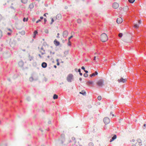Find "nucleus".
<instances>
[{
	"mask_svg": "<svg viewBox=\"0 0 146 146\" xmlns=\"http://www.w3.org/2000/svg\"><path fill=\"white\" fill-rule=\"evenodd\" d=\"M34 7V5L33 4H31L29 5V8L31 9H32Z\"/></svg>",
	"mask_w": 146,
	"mask_h": 146,
	"instance_id": "nucleus-16",
	"label": "nucleus"
},
{
	"mask_svg": "<svg viewBox=\"0 0 146 146\" xmlns=\"http://www.w3.org/2000/svg\"><path fill=\"white\" fill-rule=\"evenodd\" d=\"M117 138V136L116 135H115L111 139H110V142H111L113 141L114 139H115Z\"/></svg>",
	"mask_w": 146,
	"mask_h": 146,
	"instance_id": "nucleus-12",
	"label": "nucleus"
},
{
	"mask_svg": "<svg viewBox=\"0 0 146 146\" xmlns=\"http://www.w3.org/2000/svg\"><path fill=\"white\" fill-rule=\"evenodd\" d=\"M40 19H43V17H40Z\"/></svg>",
	"mask_w": 146,
	"mask_h": 146,
	"instance_id": "nucleus-44",
	"label": "nucleus"
},
{
	"mask_svg": "<svg viewBox=\"0 0 146 146\" xmlns=\"http://www.w3.org/2000/svg\"><path fill=\"white\" fill-rule=\"evenodd\" d=\"M132 146H138V145H136L135 144H133Z\"/></svg>",
	"mask_w": 146,
	"mask_h": 146,
	"instance_id": "nucleus-45",
	"label": "nucleus"
},
{
	"mask_svg": "<svg viewBox=\"0 0 146 146\" xmlns=\"http://www.w3.org/2000/svg\"><path fill=\"white\" fill-rule=\"evenodd\" d=\"M8 30L9 31H12V30H11V29H8Z\"/></svg>",
	"mask_w": 146,
	"mask_h": 146,
	"instance_id": "nucleus-40",
	"label": "nucleus"
},
{
	"mask_svg": "<svg viewBox=\"0 0 146 146\" xmlns=\"http://www.w3.org/2000/svg\"><path fill=\"white\" fill-rule=\"evenodd\" d=\"M84 71L86 73H87L88 72V71L87 70H84Z\"/></svg>",
	"mask_w": 146,
	"mask_h": 146,
	"instance_id": "nucleus-35",
	"label": "nucleus"
},
{
	"mask_svg": "<svg viewBox=\"0 0 146 146\" xmlns=\"http://www.w3.org/2000/svg\"><path fill=\"white\" fill-rule=\"evenodd\" d=\"M93 82L92 81H88V83L89 84H93Z\"/></svg>",
	"mask_w": 146,
	"mask_h": 146,
	"instance_id": "nucleus-29",
	"label": "nucleus"
},
{
	"mask_svg": "<svg viewBox=\"0 0 146 146\" xmlns=\"http://www.w3.org/2000/svg\"><path fill=\"white\" fill-rule=\"evenodd\" d=\"M73 75L72 74H68L67 77V80L69 82H71L73 79Z\"/></svg>",
	"mask_w": 146,
	"mask_h": 146,
	"instance_id": "nucleus-2",
	"label": "nucleus"
},
{
	"mask_svg": "<svg viewBox=\"0 0 146 146\" xmlns=\"http://www.w3.org/2000/svg\"><path fill=\"white\" fill-rule=\"evenodd\" d=\"M81 68L84 70H85V68L83 66Z\"/></svg>",
	"mask_w": 146,
	"mask_h": 146,
	"instance_id": "nucleus-34",
	"label": "nucleus"
},
{
	"mask_svg": "<svg viewBox=\"0 0 146 146\" xmlns=\"http://www.w3.org/2000/svg\"><path fill=\"white\" fill-rule=\"evenodd\" d=\"M41 21V20L40 19H38L36 21V23H38V22H40Z\"/></svg>",
	"mask_w": 146,
	"mask_h": 146,
	"instance_id": "nucleus-31",
	"label": "nucleus"
},
{
	"mask_svg": "<svg viewBox=\"0 0 146 146\" xmlns=\"http://www.w3.org/2000/svg\"><path fill=\"white\" fill-rule=\"evenodd\" d=\"M141 21L140 20H139V21H138V23L139 24H141Z\"/></svg>",
	"mask_w": 146,
	"mask_h": 146,
	"instance_id": "nucleus-36",
	"label": "nucleus"
},
{
	"mask_svg": "<svg viewBox=\"0 0 146 146\" xmlns=\"http://www.w3.org/2000/svg\"><path fill=\"white\" fill-rule=\"evenodd\" d=\"M112 6L114 8L116 9L119 7V4L117 3H114L113 4Z\"/></svg>",
	"mask_w": 146,
	"mask_h": 146,
	"instance_id": "nucleus-7",
	"label": "nucleus"
},
{
	"mask_svg": "<svg viewBox=\"0 0 146 146\" xmlns=\"http://www.w3.org/2000/svg\"><path fill=\"white\" fill-rule=\"evenodd\" d=\"M11 33H7V35H11Z\"/></svg>",
	"mask_w": 146,
	"mask_h": 146,
	"instance_id": "nucleus-37",
	"label": "nucleus"
},
{
	"mask_svg": "<svg viewBox=\"0 0 146 146\" xmlns=\"http://www.w3.org/2000/svg\"><path fill=\"white\" fill-rule=\"evenodd\" d=\"M123 36V34L122 33H120L118 35V36L120 37H121Z\"/></svg>",
	"mask_w": 146,
	"mask_h": 146,
	"instance_id": "nucleus-26",
	"label": "nucleus"
},
{
	"mask_svg": "<svg viewBox=\"0 0 146 146\" xmlns=\"http://www.w3.org/2000/svg\"><path fill=\"white\" fill-rule=\"evenodd\" d=\"M80 94H82L83 95H85L86 94V92L84 91H82V92H80Z\"/></svg>",
	"mask_w": 146,
	"mask_h": 146,
	"instance_id": "nucleus-20",
	"label": "nucleus"
},
{
	"mask_svg": "<svg viewBox=\"0 0 146 146\" xmlns=\"http://www.w3.org/2000/svg\"><path fill=\"white\" fill-rule=\"evenodd\" d=\"M50 54H54L55 52H52L51 51L50 52Z\"/></svg>",
	"mask_w": 146,
	"mask_h": 146,
	"instance_id": "nucleus-33",
	"label": "nucleus"
},
{
	"mask_svg": "<svg viewBox=\"0 0 146 146\" xmlns=\"http://www.w3.org/2000/svg\"><path fill=\"white\" fill-rule=\"evenodd\" d=\"M38 33V32L36 31H35L33 33L34 36L33 37L34 38H35L36 35Z\"/></svg>",
	"mask_w": 146,
	"mask_h": 146,
	"instance_id": "nucleus-15",
	"label": "nucleus"
},
{
	"mask_svg": "<svg viewBox=\"0 0 146 146\" xmlns=\"http://www.w3.org/2000/svg\"><path fill=\"white\" fill-rule=\"evenodd\" d=\"M112 116H114V114H113L112 115Z\"/></svg>",
	"mask_w": 146,
	"mask_h": 146,
	"instance_id": "nucleus-56",
	"label": "nucleus"
},
{
	"mask_svg": "<svg viewBox=\"0 0 146 146\" xmlns=\"http://www.w3.org/2000/svg\"><path fill=\"white\" fill-rule=\"evenodd\" d=\"M96 59V56H94V60H95Z\"/></svg>",
	"mask_w": 146,
	"mask_h": 146,
	"instance_id": "nucleus-43",
	"label": "nucleus"
},
{
	"mask_svg": "<svg viewBox=\"0 0 146 146\" xmlns=\"http://www.w3.org/2000/svg\"><path fill=\"white\" fill-rule=\"evenodd\" d=\"M54 20L53 19H52V23H51V24L52 23L54 22Z\"/></svg>",
	"mask_w": 146,
	"mask_h": 146,
	"instance_id": "nucleus-39",
	"label": "nucleus"
},
{
	"mask_svg": "<svg viewBox=\"0 0 146 146\" xmlns=\"http://www.w3.org/2000/svg\"><path fill=\"white\" fill-rule=\"evenodd\" d=\"M44 21H46V19H44Z\"/></svg>",
	"mask_w": 146,
	"mask_h": 146,
	"instance_id": "nucleus-55",
	"label": "nucleus"
},
{
	"mask_svg": "<svg viewBox=\"0 0 146 146\" xmlns=\"http://www.w3.org/2000/svg\"><path fill=\"white\" fill-rule=\"evenodd\" d=\"M57 64L58 65H59V63L58 62L57 63Z\"/></svg>",
	"mask_w": 146,
	"mask_h": 146,
	"instance_id": "nucleus-47",
	"label": "nucleus"
},
{
	"mask_svg": "<svg viewBox=\"0 0 146 146\" xmlns=\"http://www.w3.org/2000/svg\"><path fill=\"white\" fill-rule=\"evenodd\" d=\"M98 99L99 100H101L102 98L100 96H99L97 97Z\"/></svg>",
	"mask_w": 146,
	"mask_h": 146,
	"instance_id": "nucleus-24",
	"label": "nucleus"
},
{
	"mask_svg": "<svg viewBox=\"0 0 146 146\" xmlns=\"http://www.w3.org/2000/svg\"><path fill=\"white\" fill-rule=\"evenodd\" d=\"M38 56L40 58H42V56H41V55L40 54H39Z\"/></svg>",
	"mask_w": 146,
	"mask_h": 146,
	"instance_id": "nucleus-41",
	"label": "nucleus"
},
{
	"mask_svg": "<svg viewBox=\"0 0 146 146\" xmlns=\"http://www.w3.org/2000/svg\"><path fill=\"white\" fill-rule=\"evenodd\" d=\"M128 1L129 3H133L135 1V0H128Z\"/></svg>",
	"mask_w": 146,
	"mask_h": 146,
	"instance_id": "nucleus-23",
	"label": "nucleus"
},
{
	"mask_svg": "<svg viewBox=\"0 0 146 146\" xmlns=\"http://www.w3.org/2000/svg\"><path fill=\"white\" fill-rule=\"evenodd\" d=\"M104 122L105 124H108L110 122V120L109 119L108 117H105L104 118Z\"/></svg>",
	"mask_w": 146,
	"mask_h": 146,
	"instance_id": "nucleus-5",
	"label": "nucleus"
},
{
	"mask_svg": "<svg viewBox=\"0 0 146 146\" xmlns=\"http://www.w3.org/2000/svg\"><path fill=\"white\" fill-rule=\"evenodd\" d=\"M123 22V19L121 17H119L117 18L116 22L118 24H120Z\"/></svg>",
	"mask_w": 146,
	"mask_h": 146,
	"instance_id": "nucleus-6",
	"label": "nucleus"
},
{
	"mask_svg": "<svg viewBox=\"0 0 146 146\" xmlns=\"http://www.w3.org/2000/svg\"><path fill=\"white\" fill-rule=\"evenodd\" d=\"M77 70V69H75V71H76V70Z\"/></svg>",
	"mask_w": 146,
	"mask_h": 146,
	"instance_id": "nucleus-58",
	"label": "nucleus"
},
{
	"mask_svg": "<svg viewBox=\"0 0 146 146\" xmlns=\"http://www.w3.org/2000/svg\"><path fill=\"white\" fill-rule=\"evenodd\" d=\"M98 72L97 71H95L94 73H93L92 74L90 75V76L91 77H92V76H95L96 75L98 74Z\"/></svg>",
	"mask_w": 146,
	"mask_h": 146,
	"instance_id": "nucleus-11",
	"label": "nucleus"
},
{
	"mask_svg": "<svg viewBox=\"0 0 146 146\" xmlns=\"http://www.w3.org/2000/svg\"><path fill=\"white\" fill-rule=\"evenodd\" d=\"M78 72L80 73V72L81 71H80V69H79L78 70Z\"/></svg>",
	"mask_w": 146,
	"mask_h": 146,
	"instance_id": "nucleus-42",
	"label": "nucleus"
},
{
	"mask_svg": "<svg viewBox=\"0 0 146 146\" xmlns=\"http://www.w3.org/2000/svg\"><path fill=\"white\" fill-rule=\"evenodd\" d=\"M89 145H92V143H90L89 144Z\"/></svg>",
	"mask_w": 146,
	"mask_h": 146,
	"instance_id": "nucleus-48",
	"label": "nucleus"
},
{
	"mask_svg": "<svg viewBox=\"0 0 146 146\" xmlns=\"http://www.w3.org/2000/svg\"><path fill=\"white\" fill-rule=\"evenodd\" d=\"M59 33H58L57 34V38H59Z\"/></svg>",
	"mask_w": 146,
	"mask_h": 146,
	"instance_id": "nucleus-38",
	"label": "nucleus"
},
{
	"mask_svg": "<svg viewBox=\"0 0 146 146\" xmlns=\"http://www.w3.org/2000/svg\"><path fill=\"white\" fill-rule=\"evenodd\" d=\"M28 18H27L26 19L25 17H24L23 19V22H27L28 21Z\"/></svg>",
	"mask_w": 146,
	"mask_h": 146,
	"instance_id": "nucleus-18",
	"label": "nucleus"
},
{
	"mask_svg": "<svg viewBox=\"0 0 146 146\" xmlns=\"http://www.w3.org/2000/svg\"><path fill=\"white\" fill-rule=\"evenodd\" d=\"M54 44L56 46H58L60 45V42L58 41L56 39H55L54 41Z\"/></svg>",
	"mask_w": 146,
	"mask_h": 146,
	"instance_id": "nucleus-10",
	"label": "nucleus"
},
{
	"mask_svg": "<svg viewBox=\"0 0 146 146\" xmlns=\"http://www.w3.org/2000/svg\"><path fill=\"white\" fill-rule=\"evenodd\" d=\"M2 36V32L1 30H0V39Z\"/></svg>",
	"mask_w": 146,
	"mask_h": 146,
	"instance_id": "nucleus-22",
	"label": "nucleus"
},
{
	"mask_svg": "<svg viewBox=\"0 0 146 146\" xmlns=\"http://www.w3.org/2000/svg\"><path fill=\"white\" fill-rule=\"evenodd\" d=\"M96 84L99 86H102L104 85L103 80L102 79L99 80L96 82Z\"/></svg>",
	"mask_w": 146,
	"mask_h": 146,
	"instance_id": "nucleus-3",
	"label": "nucleus"
},
{
	"mask_svg": "<svg viewBox=\"0 0 146 146\" xmlns=\"http://www.w3.org/2000/svg\"><path fill=\"white\" fill-rule=\"evenodd\" d=\"M73 37L72 35L70 37L68 38V40H70V39H71Z\"/></svg>",
	"mask_w": 146,
	"mask_h": 146,
	"instance_id": "nucleus-30",
	"label": "nucleus"
},
{
	"mask_svg": "<svg viewBox=\"0 0 146 146\" xmlns=\"http://www.w3.org/2000/svg\"><path fill=\"white\" fill-rule=\"evenodd\" d=\"M46 13L44 14V16H46Z\"/></svg>",
	"mask_w": 146,
	"mask_h": 146,
	"instance_id": "nucleus-50",
	"label": "nucleus"
},
{
	"mask_svg": "<svg viewBox=\"0 0 146 146\" xmlns=\"http://www.w3.org/2000/svg\"><path fill=\"white\" fill-rule=\"evenodd\" d=\"M84 76L85 77H87L88 76V74L87 73H85L84 74Z\"/></svg>",
	"mask_w": 146,
	"mask_h": 146,
	"instance_id": "nucleus-27",
	"label": "nucleus"
},
{
	"mask_svg": "<svg viewBox=\"0 0 146 146\" xmlns=\"http://www.w3.org/2000/svg\"><path fill=\"white\" fill-rule=\"evenodd\" d=\"M56 61H57L58 62V59H57L56 60Z\"/></svg>",
	"mask_w": 146,
	"mask_h": 146,
	"instance_id": "nucleus-54",
	"label": "nucleus"
},
{
	"mask_svg": "<svg viewBox=\"0 0 146 146\" xmlns=\"http://www.w3.org/2000/svg\"><path fill=\"white\" fill-rule=\"evenodd\" d=\"M100 38L101 41L103 42H105L108 40V37L107 35L104 33L101 35Z\"/></svg>",
	"mask_w": 146,
	"mask_h": 146,
	"instance_id": "nucleus-1",
	"label": "nucleus"
},
{
	"mask_svg": "<svg viewBox=\"0 0 146 146\" xmlns=\"http://www.w3.org/2000/svg\"><path fill=\"white\" fill-rule=\"evenodd\" d=\"M68 34V32L67 31H65L63 32V36L64 37H67Z\"/></svg>",
	"mask_w": 146,
	"mask_h": 146,
	"instance_id": "nucleus-9",
	"label": "nucleus"
},
{
	"mask_svg": "<svg viewBox=\"0 0 146 146\" xmlns=\"http://www.w3.org/2000/svg\"><path fill=\"white\" fill-rule=\"evenodd\" d=\"M77 22L79 23H80L81 22V20L80 19H78L77 20Z\"/></svg>",
	"mask_w": 146,
	"mask_h": 146,
	"instance_id": "nucleus-25",
	"label": "nucleus"
},
{
	"mask_svg": "<svg viewBox=\"0 0 146 146\" xmlns=\"http://www.w3.org/2000/svg\"><path fill=\"white\" fill-rule=\"evenodd\" d=\"M134 27L135 28L137 29L139 28V26L138 25L136 24L134 25Z\"/></svg>",
	"mask_w": 146,
	"mask_h": 146,
	"instance_id": "nucleus-21",
	"label": "nucleus"
},
{
	"mask_svg": "<svg viewBox=\"0 0 146 146\" xmlns=\"http://www.w3.org/2000/svg\"><path fill=\"white\" fill-rule=\"evenodd\" d=\"M21 2L24 4L26 3L27 2V0H21Z\"/></svg>",
	"mask_w": 146,
	"mask_h": 146,
	"instance_id": "nucleus-17",
	"label": "nucleus"
},
{
	"mask_svg": "<svg viewBox=\"0 0 146 146\" xmlns=\"http://www.w3.org/2000/svg\"><path fill=\"white\" fill-rule=\"evenodd\" d=\"M79 80H80L81 81L82 80V79L81 78H80Z\"/></svg>",
	"mask_w": 146,
	"mask_h": 146,
	"instance_id": "nucleus-49",
	"label": "nucleus"
},
{
	"mask_svg": "<svg viewBox=\"0 0 146 146\" xmlns=\"http://www.w3.org/2000/svg\"><path fill=\"white\" fill-rule=\"evenodd\" d=\"M143 125H144V126L145 127V126H146V124H144Z\"/></svg>",
	"mask_w": 146,
	"mask_h": 146,
	"instance_id": "nucleus-53",
	"label": "nucleus"
},
{
	"mask_svg": "<svg viewBox=\"0 0 146 146\" xmlns=\"http://www.w3.org/2000/svg\"><path fill=\"white\" fill-rule=\"evenodd\" d=\"M58 98V96L57 95H56V94H54V96H53V98L54 99H57Z\"/></svg>",
	"mask_w": 146,
	"mask_h": 146,
	"instance_id": "nucleus-19",
	"label": "nucleus"
},
{
	"mask_svg": "<svg viewBox=\"0 0 146 146\" xmlns=\"http://www.w3.org/2000/svg\"><path fill=\"white\" fill-rule=\"evenodd\" d=\"M47 58H50V56H47Z\"/></svg>",
	"mask_w": 146,
	"mask_h": 146,
	"instance_id": "nucleus-51",
	"label": "nucleus"
},
{
	"mask_svg": "<svg viewBox=\"0 0 146 146\" xmlns=\"http://www.w3.org/2000/svg\"><path fill=\"white\" fill-rule=\"evenodd\" d=\"M135 141V140L134 139H132L131 140H130L131 142H134Z\"/></svg>",
	"mask_w": 146,
	"mask_h": 146,
	"instance_id": "nucleus-32",
	"label": "nucleus"
},
{
	"mask_svg": "<svg viewBox=\"0 0 146 146\" xmlns=\"http://www.w3.org/2000/svg\"><path fill=\"white\" fill-rule=\"evenodd\" d=\"M47 65V63L45 62H43L42 64V66L43 68H45Z\"/></svg>",
	"mask_w": 146,
	"mask_h": 146,
	"instance_id": "nucleus-14",
	"label": "nucleus"
},
{
	"mask_svg": "<svg viewBox=\"0 0 146 146\" xmlns=\"http://www.w3.org/2000/svg\"><path fill=\"white\" fill-rule=\"evenodd\" d=\"M68 46H70L71 45V43L70 40H68Z\"/></svg>",
	"mask_w": 146,
	"mask_h": 146,
	"instance_id": "nucleus-28",
	"label": "nucleus"
},
{
	"mask_svg": "<svg viewBox=\"0 0 146 146\" xmlns=\"http://www.w3.org/2000/svg\"><path fill=\"white\" fill-rule=\"evenodd\" d=\"M41 49V50L40 51V52L41 53L42 55H43L45 53V50L43 49L42 47Z\"/></svg>",
	"mask_w": 146,
	"mask_h": 146,
	"instance_id": "nucleus-13",
	"label": "nucleus"
},
{
	"mask_svg": "<svg viewBox=\"0 0 146 146\" xmlns=\"http://www.w3.org/2000/svg\"><path fill=\"white\" fill-rule=\"evenodd\" d=\"M77 70V69H75V71H76V70Z\"/></svg>",
	"mask_w": 146,
	"mask_h": 146,
	"instance_id": "nucleus-57",
	"label": "nucleus"
},
{
	"mask_svg": "<svg viewBox=\"0 0 146 146\" xmlns=\"http://www.w3.org/2000/svg\"><path fill=\"white\" fill-rule=\"evenodd\" d=\"M136 145L140 146L142 145V141L140 139H138L137 140V142L135 144Z\"/></svg>",
	"mask_w": 146,
	"mask_h": 146,
	"instance_id": "nucleus-4",
	"label": "nucleus"
},
{
	"mask_svg": "<svg viewBox=\"0 0 146 146\" xmlns=\"http://www.w3.org/2000/svg\"><path fill=\"white\" fill-rule=\"evenodd\" d=\"M80 75L82 76V73H81L80 72Z\"/></svg>",
	"mask_w": 146,
	"mask_h": 146,
	"instance_id": "nucleus-46",
	"label": "nucleus"
},
{
	"mask_svg": "<svg viewBox=\"0 0 146 146\" xmlns=\"http://www.w3.org/2000/svg\"><path fill=\"white\" fill-rule=\"evenodd\" d=\"M54 67H55V68H56V65H54Z\"/></svg>",
	"mask_w": 146,
	"mask_h": 146,
	"instance_id": "nucleus-52",
	"label": "nucleus"
},
{
	"mask_svg": "<svg viewBox=\"0 0 146 146\" xmlns=\"http://www.w3.org/2000/svg\"><path fill=\"white\" fill-rule=\"evenodd\" d=\"M118 81L119 82H122L124 83L126 82V79H124L122 78H121L120 79H118Z\"/></svg>",
	"mask_w": 146,
	"mask_h": 146,
	"instance_id": "nucleus-8",
	"label": "nucleus"
}]
</instances>
